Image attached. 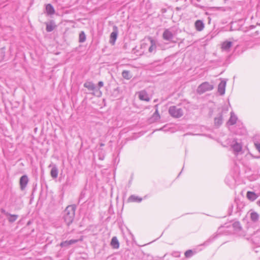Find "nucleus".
I'll list each match as a JSON object with an SVG mask.
<instances>
[{"label": "nucleus", "instance_id": "nucleus-1", "mask_svg": "<svg viewBox=\"0 0 260 260\" xmlns=\"http://www.w3.org/2000/svg\"><path fill=\"white\" fill-rule=\"evenodd\" d=\"M76 206L75 205L68 206L63 213V218L67 226H69L74 221Z\"/></svg>", "mask_w": 260, "mask_h": 260}, {"label": "nucleus", "instance_id": "nucleus-2", "mask_svg": "<svg viewBox=\"0 0 260 260\" xmlns=\"http://www.w3.org/2000/svg\"><path fill=\"white\" fill-rule=\"evenodd\" d=\"M169 113L172 117L178 118L183 115L184 112L181 108L175 106H173L169 108Z\"/></svg>", "mask_w": 260, "mask_h": 260}, {"label": "nucleus", "instance_id": "nucleus-3", "mask_svg": "<svg viewBox=\"0 0 260 260\" xmlns=\"http://www.w3.org/2000/svg\"><path fill=\"white\" fill-rule=\"evenodd\" d=\"M213 88V85L210 84L208 82H204L198 87L197 91L199 94H202L206 91L212 90Z\"/></svg>", "mask_w": 260, "mask_h": 260}, {"label": "nucleus", "instance_id": "nucleus-4", "mask_svg": "<svg viewBox=\"0 0 260 260\" xmlns=\"http://www.w3.org/2000/svg\"><path fill=\"white\" fill-rule=\"evenodd\" d=\"M232 227L233 228L234 232L240 236H245V232L244 231L241 223L239 221H236L232 223Z\"/></svg>", "mask_w": 260, "mask_h": 260}, {"label": "nucleus", "instance_id": "nucleus-5", "mask_svg": "<svg viewBox=\"0 0 260 260\" xmlns=\"http://www.w3.org/2000/svg\"><path fill=\"white\" fill-rule=\"evenodd\" d=\"M28 182V178L26 175L22 176L20 178L19 184L21 190H23L26 187Z\"/></svg>", "mask_w": 260, "mask_h": 260}, {"label": "nucleus", "instance_id": "nucleus-6", "mask_svg": "<svg viewBox=\"0 0 260 260\" xmlns=\"http://www.w3.org/2000/svg\"><path fill=\"white\" fill-rule=\"evenodd\" d=\"M82 239H80L79 240L78 239H72L70 240H66L64 241H62L60 243V246L61 247H66L68 248L70 245L75 244L77 243L79 241H82Z\"/></svg>", "mask_w": 260, "mask_h": 260}, {"label": "nucleus", "instance_id": "nucleus-7", "mask_svg": "<svg viewBox=\"0 0 260 260\" xmlns=\"http://www.w3.org/2000/svg\"><path fill=\"white\" fill-rule=\"evenodd\" d=\"M173 37V33L169 29H165L162 34L163 39L166 41H171Z\"/></svg>", "mask_w": 260, "mask_h": 260}, {"label": "nucleus", "instance_id": "nucleus-8", "mask_svg": "<svg viewBox=\"0 0 260 260\" xmlns=\"http://www.w3.org/2000/svg\"><path fill=\"white\" fill-rule=\"evenodd\" d=\"M226 83V81L224 79H222L218 85V92L221 95H223L225 93Z\"/></svg>", "mask_w": 260, "mask_h": 260}, {"label": "nucleus", "instance_id": "nucleus-9", "mask_svg": "<svg viewBox=\"0 0 260 260\" xmlns=\"http://www.w3.org/2000/svg\"><path fill=\"white\" fill-rule=\"evenodd\" d=\"M118 35V28L116 26H113V31L111 32L110 35V42L111 44L114 45L115 44V41L117 39Z\"/></svg>", "mask_w": 260, "mask_h": 260}, {"label": "nucleus", "instance_id": "nucleus-10", "mask_svg": "<svg viewBox=\"0 0 260 260\" xmlns=\"http://www.w3.org/2000/svg\"><path fill=\"white\" fill-rule=\"evenodd\" d=\"M139 98L142 101L148 102L150 101L148 94L145 90H142L139 92Z\"/></svg>", "mask_w": 260, "mask_h": 260}, {"label": "nucleus", "instance_id": "nucleus-11", "mask_svg": "<svg viewBox=\"0 0 260 260\" xmlns=\"http://www.w3.org/2000/svg\"><path fill=\"white\" fill-rule=\"evenodd\" d=\"M223 122V117L222 113H219L217 117L214 118V125L219 127Z\"/></svg>", "mask_w": 260, "mask_h": 260}, {"label": "nucleus", "instance_id": "nucleus-12", "mask_svg": "<svg viewBox=\"0 0 260 260\" xmlns=\"http://www.w3.org/2000/svg\"><path fill=\"white\" fill-rule=\"evenodd\" d=\"M84 87L87 88L89 90H97L96 87L92 82L87 81L84 83Z\"/></svg>", "mask_w": 260, "mask_h": 260}, {"label": "nucleus", "instance_id": "nucleus-13", "mask_svg": "<svg viewBox=\"0 0 260 260\" xmlns=\"http://www.w3.org/2000/svg\"><path fill=\"white\" fill-rule=\"evenodd\" d=\"M237 119V117L234 113V112H231V116L229 120L227 122V124L229 125H234L236 123Z\"/></svg>", "mask_w": 260, "mask_h": 260}, {"label": "nucleus", "instance_id": "nucleus-14", "mask_svg": "<svg viewBox=\"0 0 260 260\" xmlns=\"http://www.w3.org/2000/svg\"><path fill=\"white\" fill-rule=\"evenodd\" d=\"M258 195L256 194L254 192L250 191H248L247 192L246 197L250 201L253 202L255 201L258 198Z\"/></svg>", "mask_w": 260, "mask_h": 260}, {"label": "nucleus", "instance_id": "nucleus-15", "mask_svg": "<svg viewBox=\"0 0 260 260\" xmlns=\"http://www.w3.org/2000/svg\"><path fill=\"white\" fill-rule=\"evenodd\" d=\"M195 27L197 30L201 31L204 28V23L202 20H198L194 23Z\"/></svg>", "mask_w": 260, "mask_h": 260}, {"label": "nucleus", "instance_id": "nucleus-16", "mask_svg": "<svg viewBox=\"0 0 260 260\" xmlns=\"http://www.w3.org/2000/svg\"><path fill=\"white\" fill-rule=\"evenodd\" d=\"M45 9L48 15H52L55 13L54 8L50 4H48L46 5Z\"/></svg>", "mask_w": 260, "mask_h": 260}, {"label": "nucleus", "instance_id": "nucleus-17", "mask_svg": "<svg viewBox=\"0 0 260 260\" xmlns=\"http://www.w3.org/2000/svg\"><path fill=\"white\" fill-rule=\"evenodd\" d=\"M58 170L56 165H53L50 172V175L51 176L54 178L55 179L58 176Z\"/></svg>", "mask_w": 260, "mask_h": 260}, {"label": "nucleus", "instance_id": "nucleus-18", "mask_svg": "<svg viewBox=\"0 0 260 260\" xmlns=\"http://www.w3.org/2000/svg\"><path fill=\"white\" fill-rule=\"evenodd\" d=\"M55 26L54 22L52 20L49 23H46V30L47 32H51L53 30Z\"/></svg>", "mask_w": 260, "mask_h": 260}, {"label": "nucleus", "instance_id": "nucleus-19", "mask_svg": "<svg viewBox=\"0 0 260 260\" xmlns=\"http://www.w3.org/2000/svg\"><path fill=\"white\" fill-rule=\"evenodd\" d=\"M111 245L112 248L117 249L119 247V243L116 237H113L111 241Z\"/></svg>", "mask_w": 260, "mask_h": 260}, {"label": "nucleus", "instance_id": "nucleus-20", "mask_svg": "<svg viewBox=\"0 0 260 260\" xmlns=\"http://www.w3.org/2000/svg\"><path fill=\"white\" fill-rule=\"evenodd\" d=\"M121 75L122 77L126 80H129L132 77V75L130 71L127 70H123Z\"/></svg>", "mask_w": 260, "mask_h": 260}, {"label": "nucleus", "instance_id": "nucleus-21", "mask_svg": "<svg viewBox=\"0 0 260 260\" xmlns=\"http://www.w3.org/2000/svg\"><path fill=\"white\" fill-rule=\"evenodd\" d=\"M259 214L254 211H252L250 213V219L253 222H256L259 219Z\"/></svg>", "mask_w": 260, "mask_h": 260}, {"label": "nucleus", "instance_id": "nucleus-22", "mask_svg": "<svg viewBox=\"0 0 260 260\" xmlns=\"http://www.w3.org/2000/svg\"><path fill=\"white\" fill-rule=\"evenodd\" d=\"M232 46V42L231 41H225L222 44V48L225 50H229Z\"/></svg>", "mask_w": 260, "mask_h": 260}, {"label": "nucleus", "instance_id": "nucleus-23", "mask_svg": "<svg viewBox=\"0 0 260 260\" xmlns=\"http://www.w3.org/2000/svg\"><path fill=\"white\" fill-rule=\"evenodd\" d=\"M150 39L151 45L148 49V51L149 52L151 53L156 50V46L155 41L151 38H150Z\"/></svg>", "mask_w": 260, "mask_h": 260}, {"label": "nucleus", "instance_id": "nucleus-24", "mask_svg": "<svg viewBox=\"0 0 260 260\" xmlns=\"http://www.w3.org/2000/svg\"><path fill=\"white\" fill-rule=\"evenodd\" d=\"M232 147L234 151L236 152H239L242 150L241 145L237 142H236Z\"/></svg>", "mask_w": 260, "mask_h": 260}, {"label": "nucleus", "instance_id": "nucleus-25", "mask_svg": "<svg viewBox=\"0 0 260 260\" xmlns=\"http://www.w3.org/2000/svg\"><path fill=\"white\" fill-rule=\"evenodd\" d=\"M8 216H9V217L8 218V220L9 222L13 223L15 222L18 218V215L16 214H11L10 213V215H8Z\"/></svg>", "mask_w": 260, "mask_h": 260}, {"label": "nucleus", "instance_id": "nucleus-26", "mask_svg": "<svg viewBox=\"0 0 260 260\" xmlns=\"http://www.w3.org/2000/svg\"><path fill=\"white\" fill-rule=\"evenodd\" d=\"M86 40V35L83 31H82L79 34V42L80 43H83Z\"/></svg>", "mask_w": 260, "mask_h": 260}, {"label": "nucleus", "instance_id": "nucleus-27", "mask_svg": "<svg viewBox=\"0 0 260 260\" xmlns=\"http://www.w3.org/2000/svg\"><path fill=\"white\" fill-rule=\"evenodd\" d=\"M128 200L132 202H140L142 201V199L139 198L137 196H135L134 195L131 196Z\"/></svg>", "mask_w": 260, "mask_h": 260}, {"label": "nucleus", "instance_id": "nucleus-28", "mask_svg": "<svg viewBox=\"0 0 260 260\" xmlns=\"http://www.w3.org/2000/svg\"><path fill=\"white\" fill-rule=\"evenodd\" d=\"M193 254L194 252H193V251L192 250L189 249L185 251L184 255L186 257L189 258L191 257L193 255Z\"/></svg>", "mask_w": 260, "mask_h": 260}, {"label": "nucleus", "instance_id": "nucleus-29", "mask_svg": "<svg viewBox=\"0 0 260 260\" xmlns=\"http://www.w3.org/2000/svg\"><path fill=\"white\" fill-rule=\"evenodd\" d=\"M152 117L155 120H157L160 118V115L158 113L157 109H156L155 111L153 113Z\"/></svg>", "mask_w": 260, "mask_h": 260}, {"label": "nucleus", "instance_id": "nucleus-30", "mask_svg": "<svg viewBox=\"0 0 260 260\" xmlns=\"http://www.w3.org/2000/svg\"><path fill=\"white\" fill-rule=\"evenodd\" d=\"M5 56V52L4 48L0 49V61H2Z\"/></svg>", "mask_w": 260, "mask_h": 260}, {"label": "nucleus", "instance_id": "nucleus-31", "mask_svg": "<svg viewBox=\"0 0 260 260\" xmlns=\"http://www.w3.org/2000/svg\"><path fill=\"white\" fill-rule=\"evenodd\" d=\"M1 213L4 214L5 215L8 216V215H10V213L8 212H7L4 209L2 208L1 209Z\"/></svg>", "mask_w": 260, "mask_h": 260}, {"label": "nucleus", "instance_id": "nucleus-32", "mask_svg": "<svg viewBox=\"0 0 260 260\" xmlns=\"http://www.w3.org/2000/svg\"><path fill=\"white\" fill-rule=\"evenodd\" d=\"M255 146L257 150L260 152V143H255Z\"/></svg>", "mask_w": 260, "mask_h": 260}, {"label": "nucleus", "instance_id": "nucleus-33", "mask_svg": "<svg viewBox=\"0 0 260 260\" xmlns=\"http://www.w3.org/2000/svg\"><path fill=\"white\" fill-rule=\"evenodd\" d=\"M104 86V83L103 81H99L98 83V86L101 88Z\"/></svg>", "mask_w": 260, "mask_h": 260}, {"label": "nucleus", "instance_id": "nucleus-34", "mask_svg": "<svg viewBox=\"0 0 260 260\" xmlns=\"http://www.w3.org/2000/svg\"><path fill=\"white\" fill-rule=\"evenodd\" d=\"M84 193H83V192H82L80 196L79 201H80L82 199V198L84 197Z\"/></svg>", "mask_w": 260, "mask_h": 260}, {"label": "nucleus", "instance_id": "nucleus-35", "mask_svg": "<svg viewBox=\"0 0 260 260\" xmlns=\"http://www.w3.org/2000/svg\"><path fill=\"white\" fill-rule=\"evenodd\" d=\"M257 205L260 206V200L257 202Z\"/></svg>", "mask_w": 260, "mask_h": 260}, {"label": "nucleus", "instance_id": "nucleus-36", "mask_svg": "<svg viewBox=\"0 0 260 260\" xmlns=\"http://www.w3.org/2000/svg\"><path fill=\"white\" fill-rule=\"evenodd\" d=\"M250 27H251V28H252L255 27V26H254V25H251Z\"/></svg>", "mask_w": 260, "mask_h": 260}]
</instances>
